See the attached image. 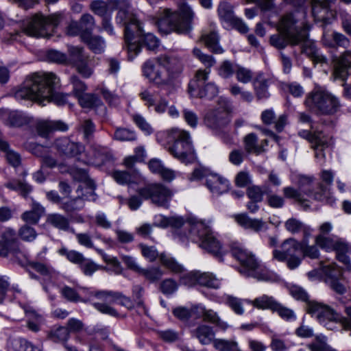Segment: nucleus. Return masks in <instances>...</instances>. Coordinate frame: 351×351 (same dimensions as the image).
I'll list each match as a JSON object with an SVG mask.
<instances>
[{
  "label": "nucleus",
  "instance_id": "1",
  "mask_svg": "<svg viewBox=\"0 0 351 351\" xmlns=\"http://www.w3.org/2000/svg\"><path fill=\"white\" fill-rule=\"evenodd\" d=\"M58 80L52 73H35L27 77L15 91L16 99H27L45 106V103L53 102L58 106L66 102L67 95L56 91Z\"/></svg>",
  "mask_w": 351,
  "mask_h": 351
},
{
  "label": "nucleus",
  "instance_id": "2",
  "mask_svg": "<svg viewBox=\"0 0 351 351\" xmlns=\"http://www.w3.org/2000/svg\"><path fill=\"white\" fill-rule=\"evenodd\" d=\"M278 31L287 36L292 46L301 45V52L306 54L316 63H326L327 58L317 49L315 43L308 39V29L297 25L293 14L282 17L278 25Z\"/></svg>",
  "mask_w": 351,
  "mask_h": 351
},
{
  "label": "nucleus",
  "instance_id": "3",
  "mask_svg": "<svg viewBox=\"0 0 351 351\" xmlns=\"http://www.w3.org/2000/svg\"><path fill=\"white\" fill-rule=\"evenodd\" d=\"M119 11L116 16V22L125 26L124 38L128 58L132 60L140 53V46L130 40L134 38V32L141 34L143 32L141 23L131 10L130 3L126 0L117 3Z\"/></svg>",
  "mask_w": 351,
  "mask_h": 351
},
{
  "label": "nucleus",
  "instance_id": "4",
  "mask_svg": "<svg viewBox=\"0 0 351 351\" xmlns=\"http://www.w3.org/2000/svg\"><path fill=\"white\" fill-rule=\"evenodd\" d=\"M232 256L240 263L239 271L246 277H252L258 280L271 281L274 275L256 258L251 252L242 246L234 244L232 246Z\"/></svg>",
  "mask_w": 351,
  "mask_h": 351
},
{
  "label": "nucleus",
  "instance_id": "5",
  "mask_svg": "<svg viewBox=\"0 0 351 351\" xmlns=\"http://www.w3.org/2000/svg\"><path fill=\"white\" fill-rule=\"evenodd\" d=\"M189 228V239L195 243H199V246L208 253L222 259L223 251L221 245L213 235L210 228L202 221L190 219L186 221Z\"/></svg>",
  "mask_w": 351,
  "mask_h": 351
},
{
  "label": "nucleus",
  "instance_id": "6",
  "mask_svg": "<svg viewBox=\"0 0 351 351\" xmlns=\"http://www.w3.org/2000/svg\"><path fill=\"white\" fill-rule=\"evenodd\" d=\"M193 16L194 13L191 8L182 3L177 12H171L169 9L164 10L156 24L159 30L165 34L171 31L184 33L191 29Z\"/></svg>",
  "mask_w": 351,
  "mask_h": 351
},
{
  "label": "nucleus",
  "instance_id": "7",
  "mask_svg": "<svg viewBox=\"0 0 351 351\" xmlns=\"http://www.w3.org/2000/svg\"><path fill=\"white\" fill-rule=\"evenodd\" d=\"M62 19L61 14H53L45 16L37 13L27 18L22 24V30L27 36L39 38H47L51 32L56 27Z\"/></svg>",
  "mask_w": 351,
  "mask_h": 351
},
{
  "label": "nucleus",
  "instance_id": "8",
  "mask_svg": "<svg viewBox=\"0 0 351 351\" xmlns=\"http://www.w3.org/2000/svg\"><path fill=\"white\" fill-rule=\"evenodd\" d=\"M305 104L316 112L325 115L333 114L340 108L338 99L328 91L321 88H316L310 93L306 97Z\"/></svg>",
  "mask_w": 351,
  "mask_h": 351
},
{
  "label": "nucleus",
  "instance_id": "9",
  "mask_svg": "<svg viewBox=\"0 0 351 351\" xmlns=\"http://www.w3.org/2000/svg\"><path fill=\"white\" fill-rule=\"evenodd\" d=\"M306 311L315 316L318 322L328 330L334 328L329 326L332 322L340 323L343 329L351 328V322L348 321L347 317L342 316L328 305L315 301L309 302L306 304Z\"/></svg>",
  "mask_w": 351,
  "mask_h": 351
},
{
  "label": "nucleus",
  "instance_id": "10",
  "mask_svg": "<svg viewBox=\"0 0 351 351\" xmlns=\"http://www.w3.org/2000/svg\"><path fill=\"white\" fill-rule=\"evenodd\" d=\"M175 138L173 145L169 148V152L182 162H189L194 158V151L187 132L178 129L172 130Z\"/></svg>",
  "mask_w": 351,
  "mask_h": 351
},
{
  "label": "nucleus",
  "instance_id": "11",
  "mask_svg": "<svg viewBox=\"0 0 351 351\" xmlns=\"http://www.w3.org/2000/svg\"><path fill=\"white\" fill-rule=\"evenodd\" d=\"M209 73L206 70L197 71L195 78L189 84V93L192 97L211 99L217 95L218 89L214 83L205 84Z\"/></svg>",
  "mask_w": 351,
  "mask_h": 351
},
{
  "label": "nucleus",
  "instance_id": "12",
  "mask_svg": "<svg viewBox=\"0 0 351 351\" xmlns=\"http://www.w3.org/2000/svg\"><path fill=\"white\" fill-rule=\"evenodd\" d=\"M302 242L295 239L289 238L285 240L281 245V250H274L273 257L278 261H287V265L290 269L297 268L301 263L302 259L296 255L301 250Z\"/></svg>",
  "mask_w": 351,
  "mask_h": 351
},
{
  "label": "nucleus",
  "instance_id": "13",
  "mask_svg": "<svg viewBox=\"0 0 351 351\" xmlns=\"http://www.w3.org/2000/svg\"><path fill=\"white\" fill-rule=\"evenodd\" d=\"M138 195L145 199H150L158 206L168 208L172 192L162 184H147L137 191Z\"/></svg>",
  "mask_w": 351,
  "mask_h": 351
},
{
  "label": "nucleus",
  "instance_id": "14",
  "mask_svg": "<svg viewBox=\"0 0 351 351\" xmlns=\"http://www.w3.org/2000/svg\"><path fill=\"white\" fill-rule=\"evenodd\" d=\"M219 106L217 108L209 111L204 117L206 125L215 132L222 131L230 121L228 102L221 99Z\"/></svg>",
  "mask_w": 351,
  "mask_h": 351
},
{
  "label": "nucleus",
  "instance_id": "15",
  "mask_svg": "<svg viewBox=\"0 0 351 351\" xmlns=\"http://www.w3.org/2000/svg\"><path fill=\"white\" fill-rule=\"evenodd\" d=\"M69 59H67L75 68L77 72L84 77H89L93 73L90 66L89 58L80 47L70 46L68 49Z\"/></svg>",
  "mask_w": 351,
  "mask_h": 351
},
{
  "label": "nucleus",
  "instance_id": "16",
  "mask_svg": "<svg viewBox=\"0 0 351 351\" xmlns=\"http://www.w3.org/2000/svg\"><path fill=\"white\" fill-rule=\"evenodd\" d=\"M88 184L89 187L86 189V193H83L82 195H79L75 198L61 202L60 208L67 214H71L72 213L82 209L84 206V201L90 199L95 200V185L90 180H88Z\"/></svg>",
  "mask_w": 351,
  "mask_h": 351
},
{
  "label": "nucleus",
  "instance_id": "17",
  "mask_svg": "<svg viewBox=\"0 0 351 351\" xmlns=\"http://www.w3.org/2000/svg\"><path fill=\"white\" fill-rule=\"evenodd\" d=\"M217 12L220 19L228 25L237 29L241 33L247 32L248 27L241 19L234 16L233 8L229 3L221 2L218 6Z\"/></svg>",
  "mask_w": 351,
  "mask_h": 351
},
{
  "label": "nucleus",
  "instance_id": "18",
  "mask_svg": "<svg viewBox=\"0 0 351 351\" xmlns=\"http://www.w3.org/2000/svg\"><path fill=\"white\" fill-rule=\"evenodd\" d=\"M115 291H97L92 292L91 295L95 297L102 302L93 303L94 307L102 313L108 314L111 316L117 317V311L108 304L114 303Z\"/></svg>",
  "mask_w": 351,
  "mask_h": 351
},
{
  "label": "nucleus",
  "instance_id": "19",
  "mask_svg": "<svg viewBox=\"0 0 351 351\" xmlns=\"http://www.w3.org/2000/svg\"><path fill=\"white\" fill-rule=\"evenodd\" d=\"M54 146L60 154L69 157L77 156L84 150L83 145L71 141L66 137L56 139Z\"/></svg>",
  "mask_w": 351,
  "mask_h": 351
},
{
  "label": "nucleus",
  "instance_id": "20",
  "mask_svg": "<svg viewBox=\"0 0 351 351\" xmlns=\"http://www.w3.org/2000/svg\"><path fill=\"white\" fill-rule=\"evenodd\" d=\"M205 184L209 191L215 195H220L229 190V182L217 175L210 174L206 177Z\"/></svg>",
  "mask_w": 351,
  "mask_h": 351
},
{
  "label": "nucleus",
  "instance_id": "21",
  "mask_svg": "<svg viewBox=\"0 0 351 351\" xmlns=\"http://www.w3.org/2000/svg\"><path fill=\"white\" fill-rule=\"evenodd\" d=\"M351 68V51H346L336 61L333 75L335 79L346 80Z\"/></svg>",
  "mask_w": 351,
  "mask_h": 351
},
{
  "label": "nucleus",
  "instance_id": "22",
  "mask_svg": "<svg viewBox=\"0 0 351 351\" xmlns=\"http://www.w3.org/2000/svg\"><path fill=\"white\" fill-rule=\"evenodd\" d=\"M36 130L39 136L42 137H47L53 131L67 130L68 126L61 121L42 120L37 122L36 125Z\"/></svg>",
  "mask_w": 351,
  "mask_h": 351
},
{
  "label": "nucleus",
  "instance_id": "23",
  "mask_svg": "<svg viewBox=\"0 0 351 351\" xmlns=\"http://www.w3.org/2000/svg\"><path fill=\"white\" fill-rule=\"evenodd\" d=\"M1 239L2 242L10 248L11 254L19 259L22 256L26 258L25 255L19 248L16 234L13 230L6 229L2 234Z\"/></svg>",
  "mask_w": 351,
  "mask_h": 351
},
{
  "label": "nucleus",
  "instance_id": "24",
  "mask_svg": "<svg viewBox=\"0 0 351 351\" xmlns=\"http://www.w3.org/2000/svg\"><path fill=\"white\" fill-rule=\"evenodd\" d=\"M157 63L163 69H165L168 73H180L182 69V61L180 58L174 56L161 55L156 59Z\"/></svg>",
  "mask_w": 351,
  "mask_h": 351
},
{
  "label": "nucleus",
  "instance_id": "25",
  "mask_svg": "<svg viewBox=\"0 0 351 351\" xmlns=\"http://www.w3.org/2000/svg\"><path fill=\"white\" fill-rule=\"evenodd\" d=\"M234 219L243 228L251 229L254 232H259L265 225L262 219H252L247 214L243 213L236 215Z\"/></svg>",
  "mask_w": 351,
  "mask_h": 351
},
{
  "label": "nucleus",
  "instance_id": "26",
  "mask_svg": "<svg viewBox=\"0 0 351 351\" xmlns=\"http://www.w3.org/2000/svg\"><path fill=\"white\" fill-rule=\"evenodd\" d=\"M192 336L196 337L202 345H208L215 337V332L210 326L201 324L191 331Z\"/></svg>",
  "mask_w": 351,
  "mask_h": 351
},
{
  "label": "nucleus",
  "instance_id": "27",
  "mask_svg": "<svg viewBox=\"0 0 351 351\" xmlns=\"http://www.w3.org/2000/svg\"><path fill=\"white\" fill-rule=\"evenodd\" d=\"M135 36L138 38V40L137 41H132V39L130 40V42L136 43L137 45H138L140 46V51L141 50L142 45L145 46L149 50H154L158 46L159 41L158 38L151 33H145L143 29L141 34L136 32V31L134 32V36Z\"/></svg>",
  "mask_w": 351,
  "mask_h": 351
},
{
  "label": "nucleus",
  "instance_id": "28",
  "mask_svg": "<svg viewBox=\"0 0 351 351\" xmlns=\"http://www.w3.org/2000/svg\"><path fill=\"white\" fill-rule=\"evenodd\" d=\"M300 136L307 139L315 147L319 149L320 146H324L328 143V137L323 134L321 131H315L313 133L308 130H302L298 132Z\"/></svg>",
  "mask_w": 351,
  "mask_h": 351
},
{
  "label": "nucleus",
  "instance_id": "29",
  "mask_svg": "<svg viewBox=\"0 0 351 351\" xmlns=\"http://www.w3.org/2000/svg\"><path fill=\"white\" fill-rule=\"evenodd\" d=\"M32 118L21 111H12L8 114L5 124L10 127H22L29 124Z\"/></svg>",
  "mask_w": 351,
  "mask_h": 351
},
{
  "label": "nucleus",
  "instance_id": "30",
  "mask_svg": "<svg viewBox=\"0 0 351 351\" xmlns=\"http://www.w3.org/2000/svg\"><path fill=\"white\" fill-rule=\"evenodd\" d=\"M0 150L4 153L8 162L14 167H19L21 163V158L19 153L10 148L8 143L0 138Z\"/></svg>",
  "mask_w": 351,
  "mask_h": 351
},
{
  "label": "nucleus",
  "instance_id": "31",
  "mask_svg": "<svg viewBox=\"0 0 351 351\" xmlns=\"http://www.w3.org/2000/svg\"><path fill=\"white\" fill-rule=\"evenodd\" d=\"M46 221L51 226L63 231L70 230L69 219L59 213H51L47 215Z\"/></svg>",
  "mask_w": 351,
  "mask_h": 351
},
{
  "label": "nucleus",
  "instance_id": "32",
  "mask_svg": "<svg viewBox=\"0 0 351 351\" xmlns=\"http://www.w3.org/2000/svg\"><path fill=\"white\" fill-rule=\"evenodd\" d=\"M204 45L215 53H222L223 49L219 45V36L215 31L205 32L201 36Z\"/></svg>",
  "mask_w": 351,
  "mask_h": 351
},
{
  "label": "nucleus",
  "instance_id": "33",
  "mask_svg": "<svg viewBox=\"0 0 351 351\" xmlns=\"http://www.w3.org/2000/svg\"><path fill=\"white\" fill-rule=\"evenodd\" d=\"M5 186L8 189L19 191L20 194L25 198L32 191V186L26 182L24 179L10 180L5 184Z\"/></svg>",
  "mask_w": 351,
  "mask_h": 351
},
{
  "label": "nucleus",
  "instance_id": "34",
  "mask_svg": "<svg viewBox=\"0 0 351 351\" xmlns=\"http://www.w3.org/2000/svg\"><path fill=\"white\" fill-rule=\"evenodd\" d=\"M23 308L29 317L27 323L29 329L34 332H38L40 330V324L43 322L42 315L29 306L25 305Z\"/></svg>",
  "mask_w": 351,
  "mask_h": 351
},
{
  "label": "nucleus",
  "instance_id": "35",
  "mask_svg": "<svg viewBox=\"0 0 351 351\" xmlns=\"http://www.w3.org/2000/svg\"><path fill=\"white\" fill-rule=\"evenodd\" d=\"M245 150L248 154H255L258 155L265 152L263 145H258V137L254 133L246 135L244 138Z\"/></svg>",
  "mask_w": 351,
  "mask_h": 351
},
{
  "label": "nucleus",
  "instance_id": "36",
  "mask_svg": "<svg viewBox=\"0 0 351 351\" xmlns=\"http://www.w3.org/2000/svg\"><path fill=\"white\" fill-rule=\"evenodd\" d=\"M253 86L256 96L258 99L267 98L269 95L268 88V80L265 78L263 75H258L253 82Z\"/></svg>",
  "mask_w": 351,
  "mask_h": 351
},
{
  "label": "nucleus",
  "instance_id": "37",
  "mask_svg": "<svg viewBox=\"0 0 351 351\" xmlns=\"http://www.w3.org/2000/svg\"><path fill=\"white\" fill-rule=\"evenodd\" d=\"M285 226L287 230L292 234L298 233L299 232L302 231L304 238H308L311 232V229L308 226H305L301 221L294 218L288 219L285 222Z\"/></svg>",
  "mask_w": 351,
  "mask_h": 351
},
{
  "label": "nucleus",
  "instance_id": "38",
  "mask_svg": "<svg viewBox=\"0 0 351 351\" xmlns=\"http://www.w3.org/2000/svg\"><path fill=\"white\" fill-rule=\"evenodd\" d=\"M332 250L335 251L337 258L340 262L351 267V260L350 256L347 254L348 252V247L346 243L335 241Z\"/></svg>",
  "mask_w": 351,
  "mask_h": 351
},
{
  "label": "nucleus",
  "instance_id": "39",
  "mask_svg": "<svg viewBox=\"0 0 351 351\" xmlns=\"http://www.w3.org/2000/svg\"><path fill=\"white\" fill-rule=\"evenodd\" d=\"M113 178L119 184H128L134 182L138 178V173L136 170L131 172L127 171H115L113 173Z\"/></svg>",
  "mask_w": 351,
  "mask_h": 351
},
{
  "label": "nucleus",
  "instance_id": "40",
  "mask_svg": "<svg viewBox=\"0 0 351 351\" xmlns=\"http://www.w3.org/2000/svg\"><path fill=\"white\" fill-rule=\"evenodd\" d=\"M302 186H300V190L295 189L291 186H287L283 189L282 191L285 197L287 198H293L300 204L304 205V206H308V205L304 204L305 199L303 198L301 192L302 191L304 193L310 196L311 194V191H302Z\"/></svg>",
  "mask_w": 351,
  "mask_h": 351
},
{
  "label": "nucleus",
  "instance_id": "41",
  "mask_svg": "<svg viewBox=\"0 0 351 351\" xmlns=\"http://www.w3.org/2000/svg\"><path fill=\"white\" fill-rule=\"evenodd\" d=\"M250 303L257 308H267L273 311L278 302L276 301L272 297L268 296L267 295H263L262 296L251 301Z\"/></svg>",
  "mask_w": 351,
  "mask_h": 351
},
{
  "label": "nucleus",
  "instance_id": "42",
  "mask_svg": "<svg viewBox=\"0 0 351 351\" xmlns=\"http://www.w3.org/2000/svg\"><path fill=\"white\" fill-rule=\"evenodd\" d=\"M307 346L311 351H336L327 343V337L322 335L315 336Z\"/></svg>",
  "mask_w": 351,
  "mask_h": 351
},
{
  "label": "nucleus",
  "instance_id": "43",
  "mask_svg": "<svg viewBox=\"0 0 351 351\" xmlns=\"http://www.w3.org/2000/svg\"><path fill=\"white\" fill-rule=\"evenodd\" d=\"M82 38L88 44L90 49L94 53H99L104 51L105 43L101 37L98 36H89L86 34H84Z\"/></svg>",
  "mask_w": 351,
  "mask_h": 351
},
{
  "label": "nucleus",
  "instance_id": "44",
  "mask_svg": "<svg viewBox=\"0 0 351 351\" xmlns=\"http://www.w3.org/2000/svg\"><path fill=\"white\" fill-rule=\"evenodd\" d=\"M332 42L324 40V45L328 47H341L344 49L348 48L350 45V39L344 34L339 32H333L332 34Z\"/></svg>",
  "mask_w": 351,
  "mask_h": 351
},
{
  "label": "nucleus",
  "instance_id": "45",
  "mask_svg": "<svg viewBox=\"0 0 351 351\" xmlns=\"http://www.w3.org/2000/svg\"><path fill=\"white\" fill-rule=\"evenodd\" d=\"M77 99L82 108H91L101 105V100L94 94L84 93L79 95Z\"/></svg>",
  "mask_w": 351,
  "mask_h": 351
},
{
  "label": "nucleus",
  "instance_id": "46",
  "mask_svg": "<svg viewBox=\"0 0 351 351\" xmlns=\"http://www.w3.org/2000/svg\"><path fill=\"white\" fill-rule=\"evenodd\" d=\"M322 271L326 276L325 281L326 283L332 281V280H339L342 276L341 269L338 267L335 264H330L327 266H322L321 263Z\"/></svg>",
  "mask_w": 351,
  "mask_h": 351
},
{
  "label": "nucleus",
  "instance_id": "47",
  "mask_svg": "<svg viewBox=\"0 0 351 351\" xmlns=\"http://www.w3.org/2000/svg\"><path fill=\"white\" fill-rule=\"evenodd\" d=\"M198 280L199 285L213 289L219 287V280L211 273L199 271Z\"/></svg>",
  "mask_w": 351,
  "mask_h": 351
},
{
  "label": "nucleus",
  "instance_id": "48",
  "mask_svg": "<svg viewBox=\"0 0 351 351\" xmlns=\"http://www.w3.org/2000/svg\"><path fill=\"white\" fill-rule=\"evenodd\" d=\"M203 319L205 322H208L215 324L216 326L223 330L227 329L228 327V325L226 322L221 320L217 313L210 309L207 310L206 308Z\"/></svg>",
  "mask_w": 351,
  "mask_h": 351
},
{
  "label": "nucleus",
  "instance_id": "49",
  "mask_svg": "<svg viewBox=\"0 0 351 351\" xmlns=\"http://www.w3.org/2000/svg\"><path fill=\"white\" fill-rule=\"evenodd\" d=\"M69 337V332L66 327L60 326L52 330L49 333V338L54 342H64Z\"/></svg>",
  "mask_w": 351,
  "mask_h": 351
},
{
  "label": "nucleus",
  "instance_id": "50",
  "mask_svg": "<svg viewBox=\"0 0 351 351\" xmlns=\"http://www.w3.org/2000/svg\"><path fill=\"white\" fill-rule=\"evenodd\" d=\"M269 43L271 46L279 50L285 49L289 44H290L287 36L280 32L271 36Z\"/></svg>",
  "mask_w": 351,
  "mask_h": 351
},
{
  "label": "nucleus",
  "instance_id": "51",
  "mask_svg": "<svg viewBox=\"0 0 351 351\" xmlns=\"http://www.w3.org/2000/svg\"><path fill=\"white\" fill-rule=\"evenodd\" d=\"M302 243L301 251L303 254V256H306L311 259L319 258V252L317 247L316 245H308V238H304Z\"/></svg>",
  "mask_w": 351,
  "mask_h": 351
},
{
  "label": "nucleus",
  "instance_id": "52",
  "mask_svg": "<svg viewBox=\"0 0 351 351\" xmlns=\"http://www.w3.org/2000/svg\"><path fill=\"white\" fill-rule=\"evenodd\" d=\"M80 267L86 276H91L99 269L107 270L106 267L99 266L92 260L84 258V261L80 264Z\"/></svg>",
  "mask_w": 351,
  "mask_h": 351
},
{
  "label": "nucleus",
  "instance_id": "53",
  "mask_svg": "<svg viewBox=\"0 0 351 351\" xmlns=\"http://www.w3.org/2000/svg\"><path fill=\"white\" fill-rule=\"evenodd\" d=\"M213 346L219 351H235L238 344L234 341L217 339L213 340Z\"/></svg>",
  "mask_w": 351,
  "mask_h": 351
},
{
  "label": "nucleus",
  "instance_id": "54",
  "mask_svg": "<svg viewBox=\"0 0 351 351\" xmlns=\"http://www.w3.org/2000/svg\"><path fill=\"white\" fill-rule=\"evenodd\" d=\"M164 69H165L158 64V69L155 72L152 82L158 86L166 85L170 83L171 77L170 74L166 75L164 72Z\"/></svg>",
  "mask_w": 351,
  "mask_h": 351
},
{
  "label": "nucleus",
  "instance_id": "55",
  "mask_svg": "<svg viewBox=\"0 0 351 351\" xmlns=\"http://www.w3.org/2000/svg\"><path fill=\"white\" fill-rule=\"evenodd\" d=\"M184 221L182 217L173 216L170 217H162L159 226L162 228L171 226L175 228H180L184 225Z\"/></svg>",
  "mask_w": 351,
  "mask_h": 351
},
{
  "label": "nucleus",
  "instance_id": "56",
  "mask_svg": "<svg viewBox=\"0 0 351 351\" xmlns=\"http://www.w3.org/2000/svg\"><path fill=\"white\" fill-rule=\"evenodd\" d=\"M15 351H42L41 349L25 339H19L14 343Z\"/></svg>",
  "mask_w": 351,
  "mask_h": 351
},
{
  "label": "nucleus",
  "instance_id": "57",
  "mask_svg": "<svg viewBox=\"0 0 351 351\" xmlns=\"http://www.w3.org/2000/svg\"><path fill=\"white\" fill-rule=\"evenodd\" d=\"M139 273L152 282L158 280L163 275V272L158 267H152L147 269H141Z\"/></svg>",
  "mask_w": 351,
  "mask_h": 351
},
{
  "label": "nucleus",
  "instance_id": "58",
  "mask_svg": "<svg viewBox=\"0 0 351 351\" xmlns=\"http://www.w3.org/2000/svg\"><path fill=\"white\" fill-rule=\"evenodd\" d=\"M96 251L102 255L103 258L106 263L111 265V270L116 274H120L122 272V267L120 262L115 257H110L109 256L104 254L103 251L99 249H95Z\"/></svg>",
  "mask_w": 351,
  "mask_h": 351
},
{
  "label": "nucleus",
  "instance_id": "59",
  "mask_svg": "<svg viewBox=\"0 0 351 351\" xmlns=\"http://www.w3.org/2000/svg\"><path fill=\"white\" fill-rule=\"evenodd\" d=\"M114 138L121 141H132L136 139V134L133 131L126 128H118L114 134Z\"/></svg>",
  "mask_w": 351,
  "mask_h": 351
},
{
  "label": "nucleus",
  "instance_id": "60",
  "mask_svg": "<svg viewBox=\"0 0 351 351\" xmlns=\"http://www.w3.org/2000/svg\"><path fill=\"white\" fill-rule=\"evenodd\" d=\"M160 258L162 264L171 271L179 273L182 271V267L179 265L173 258L169 257L165 254H161Z\"/></svg>",
  "mask_w": 351,
  "mask_h": 351
},
{
  "label": "nucleus",
  "instance_id": "61",
  "mask_svg": "<svg viewBox=\"0 0 351 351\" xmlns=\"http://www.w3.org/2000/svg\"><path fill=\"white\" fill-rule=\"evenodd\" d=\"M178 283L171 278H167L161 282L160 290L165 295H171L178 289Z\"/></svg>",
  "mask_w": 351,
  "mask_h": 351
},
{
  "label": "nucleus",
  "instance_id": "62",
  "mask_svg": "<svg viewBox=\"0 0 351 351\" xmlns=\"http://www.w3.org/2000/svg\"><path fill=\"white\" fill-rule=\"evenodd\" d=\"M144 288L141 285H134L132 287V298L136 303L137 306L142 307L144 313L147 311V308L144 305L143 295L144 294Z\"/></svg>",
  "mask_w": 351,
  "mask_h": 351
},
{
  "label": "nucleus",
  "instance_id": "63",
  "mask_svg": "<svg viewBox=\"0 0 351 351\" xmlns=\"http://www.w3.org/2000/svg\"><path fill=\"white\" fill-rule=\"evenodd\" d=\"M19 235L22 240L31 242L36 239L37 233L34 228L27 225H25L20 228Z\"/></svg>",
  "mask_w": 351,
  "mask_h": 351
},
{
  "label": "nucleus",
  "instance_id": "64",
  "mask_svg": "<svg viewBox=\"0 0 351 351\" xmlns=\"http://www.w3.org/2000/svg\"><path fill=\"white\" fill-rule=\"evenodd\" d=\"M81 129L84 134V138L87 142H89L93 136L95 131L94 123L90 119H86L81 123Z\"/></svg>",
  "mask_w": 351,
  "mask_h": 351
}]
</instances>
